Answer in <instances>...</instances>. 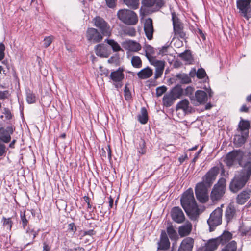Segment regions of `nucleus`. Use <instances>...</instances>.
Returning <instances> with one entry per match:
<instances>
[{
    "instance_id": "1",
    "label": "nucleus",
    "mask_w": 251,
    "mask_h": 251,
    "mask_svg": "<svg viewBox=\"0 0 251 251\" xmlns=\"http://www.w3.org/2000/svg\"><path fill=\"white\" fill-rule=\"evenodd\" d=\"M251 176V161L246 162L243 168L235 175L234 178L229 185L230 191L233 193H237L243 188L246 183L250 179Z\"/></svg>"
},
{
    "instance_id": "2",
    "label": "nucleus",
    "mask_w": 251,
    "mask_h": 251,
    "mask_svg": "<svg viewBox=\"0 0 251 251\" xmlns=\"http://www.w3.org/2000/svg\"><path fill=\"white\" fill-rule=\"evenodd\" d=\"M180 202L182 207L188 215L197 214L198 208L192 188L188 189L183 194Z\"/></svg>"
},
{
    "instance_id": "3",
    "label": "nucleus",
    "mask_w": 251,
    "mask_h": 251,
    "mask_svg": "<svg viewBox=\"0 0 251 251\" xmlns=\"http://www.w3.org/2000/svg\"><path fill=\"white\" fill-rule=\"evenodd\" d=\"M117 16L120 20L127 25H135L138 22L137 14L131 10L120 9L117 12Z\"/></svg>"
},
{
    "instance_id": "4",
    "label": "nucleus",
    "mask_w": 251,
    "mask_h": 251,
    "mask_svg": "<svg viewBox=\"0 0 251 251\" xmlns=\"http://www.w3.org/2000/svg\"><path fill=\"white\" fill-rule=\"evenodd\" d=\"M226 181L224 178H221L214 185L210 194V199L213 202L219 201L225 193Z\"/></svg>"
},
{
    "instance_id": "5",
    "label": "nucleus",
    "mask_w": 251,
    "mask_h": 251,
    "mask_svg": "<svg viewBox=\"0 0 251 251\" xmlns=\"http://www.w3.org/2000/svg\"><path fill=\"white\" fill-rule=\"evenodd\" d=\"M222 204L221 207L217 208L210 215L209 218L207 220V223L209 226V231L212 232L214 230L215 227L222 223Z\"/></svg>"
},
{
    "instance_id": "6",
    "label": "nucleus",
    "mask_w": 251,
    "mask_h": 251,
    "mask_svg": "<svg viewBox=\"0 0 251 251\" xmlns=\"http://www.w3.org/2000/svg\"><path fill=\"white\" fill-rule=\"evenodd\" d=\"M243 153L241 151H233L228 153L225 158V162L228 166H231L236 162L243 168L246 163L243 160Z\"/></svg>"
},
{
    "instance_id": "7",
    "label": "nucleus",
    "mask_w": 251,
    "mask_h": 251,
    "mask_svg": "<svg viewBox=\"0 0 251 251\" xmlns=\"http://www.w3.org/2000/svg\"><path fill=\"white\" fill-rule=\"evenodd\" d=\"M172 20L175 36L181 39H184L186 37V34L183 30V24L175 12L172 13Z\"/></svg>"
},
{
    "instance_id": "8",
    "label": "nucleus",
    "mask_w": 251,
    "mask_h": 251,
    "mask_svg": "<svg viewBox=\"0 0 251 251\" xmlns=\"http://www.w3.org/2000/svg\"><path fill=\"white\" fill-rule=\"evenodd\" d=\"M207 188L204 183H199L195 187L196 198L201 203H205L208 200Z\"/></svg>"
},
{
    "instance_id": "9",
    "label": "nucleus",
    "mask_w": 251,
    "mask_h": 251,
    "mask_svg": "<svg viewBox=\"0 0 251 251\" xmlns=\"http://www.w3.org/2000/svg\"><path fill=\"white\" fill-rule=\"evenodd\" d=\"M94 25L98 27L101 34L104 36H109L111 33V30L109 24L102 18L97 16L93 19Z\"/></svg>"
},
{
    "instance_id": "10",
    "label": "nucleus",
    "mask_w": 251,
    "mask_h": 251,
    "mask_svg": "<svg viewBox=\"0 0 251 251\" xmlns=\"http://www.w3.org/2000/svg\"><path fill=\"white\" fill-rule=\"evenodd\" d=\"M219 172V168L215 166L212 167L203 176V182L207 187H209L215 180Z\"/></svg>"
},
{
    "instance_id": "11",
    "label": "nucleus",
    "mask_w": 251,
    "mask_h": 251,
    "mask_svg": "<svg viewBox=\"0 0 251 251\" xmlns=\"http://www.w3.org/2000/svg\"><path fill=\"white\" fill-rule=\"evenodd\" d=\"M219 172V168L215 166L212 167L203 176V182L207 187H209L215 180Z\"/></svg>"
},
{
    "instance_id": "12",
    "label": "nucleus",
    "mask_w": 251,
    "mask_h": 251,
    "mask_svg": "<svg viewBox=\"0 0 251 251\" xmlns=\"http://www.w3.org/2000/svg\"><path fill=\"white\" fill-rule=\"evenodd\" d=\"M103 36L97 29L92 27L88 28L86 33L87 40L92 43L100 42L103 39Z\"/></svg>"
},
{
    "instance_id": "13",
    "label": "nucleus",
    "mask_w": 251,
    "mask_h": 251,
    "mask_svg": "<svg viewBox=\"0 0 251 251\" xmlns=\"http://www.w3.org/2000/svg\"><path fill=\"white\" fill-rule=\"evenodd\" d=\"M14 130L15 128L12 126H8L6 128L0 127V141L9 143L11 140V135Z\"/></svg>"
},
{
    "instance_id": "14",
    "label": "nucleus",
    "mask_w": 251,
    "mask_h": 251,
    "mask_svg": "<svg viewBox=\"0 0 251 251\" xmlns=\"http://www.w3.org/2000/svg\"><path fill=\"white\" fill-rule=\"evenodd\" d=\"M251 0H237V7L244 17L248 19V14L250 10Z\"/></svg>"
},
{
    "instance_id": "15",
    "label": "nucleus",
    "mask_w": 251,
    "mask_h": 251,
    "mask_svg": "<svg viewBox=\"0 0 251 251\" xmlns=\"http://www.w3.org/2000/svg\"><path fill=\"white\" fill-rule=\"evenodd\" d=\"M150 62L155 67L154 78L157 79L162 75L165 67V61L155 59Z\"/></svg>"
},
{
    "instance_id": "16",
    "label": "nucleus",
    "mask_w": 251,
    "mask_h": 251,
    "mask_svg": "<svg viewBox=\"0 0 251 251\" xmlns=\"http://www.w3.org/2000/svg\"><path fill=\"white\" fill-rule=\"evenodd\" d=\"M94 50L96 54L100 57L107 58L110 54V50L104 44L97 45L95 47Z\"/></svg>"
},
{
    "instance_id": "17",
    "label": "nucleus",
    "mask_w": 251,
    "mask_h": 251,
    "mask_svg": "<svg viewBox=\"0 0 251 251\" xmlns=\"http://www.w3.org/2000/svg\"><path fill=\"white\" fill-rule=\"evenodd\" d=\"M157 244V250H167L170 248V243L165 231H161L160 241Z\"/></svg>"
},
{
    "instance_id": "18",
    "label": "nucleus",
    "mask_w": 251,
    "mask_h": 251,
    "mask_svg": "<svg viewBox=\"0 0 251 251\" xmlns=\"http://www.w3.org/2000/svg\"><path fill=\"white\" fill-rule=\"evenodd\" d=\"M171 217L172 219L177 223H181L184 221L185 216L180 208L175 207L171 210Z\"/></svg>"
},
{
    "instance_id": "19",
    "label": "nucleus",
    "mask_w": 251,
    "mask_h": 251,
    "mask_svg": "<svg viewBox=\"0 0 251 251\" xmlns=\"http://www.w3.org/2000/svg\"><path fill=\"white\" fill-rule=\"evenodd\" d=\"M144 30L147 39L149 40H151L153 38L154 29L151 18H148L145 20Z\"/></svg>"
},
{
    "instance_id": "20",
    "label": "nucleus",
    "mask_w": 251,
    "mask_h": 251,
    "mask_svg": "<svg viewBox=\"0 0 251 251\" xmlns=\"http://www.w3.org/2000/svg\"><path fill=\"white\" fill-rule=\"evenodd\" d=\"M236 215V210L234 205L230 203L226 208L225 216L227 223L231 222Z\"/></svg>"
},
{
    "instance_id": "21",
    "label": "nucleus",
    "mask_w": 251,
    "mask_h": 251,
    "mask_svg": "<svg viewBox=\"0 0 251 251\" xmlns=\"http://www.w3.org/2000/svg\"><path fill=\"white\" fill-rule=\"evenodd\" d=\"M193 244V239L191 237H187L182 241L178 251H192Z\"/></svg>"
},
{
    "instance_id": "22",
    "label": "nucleus",
    "mask_w": 251,
    "mask_h": 251,
    "mask_svg": "<svg viewBox=\"0 0 251 251\" xmlns=\"http://www.w3.org/2000/svg\"><path fill=\"white\" fill-rule=\"evenodd\" d=\"M123 72V69L119 68L117 70L111 73L109 78L114 82H120L124 78V74Z\"/></svg>"
},
{
    "instance_id": "23",
    "label": "nucleus",
    "mask_w": 251,
    "mask_h": 251,
    "mask_svg": "<svg viewBox=\"0 0 251 251\" xmlns=\"http://www.w3.org/2000/svg\"><path fill=\"white\" fill-rule=\"evenodd\" d=\"M192 229V225L190 222H187L183 225L179 226L178 233L181 237L189 235Z\"/></svg>"
},
{
    "instance_id": "24",
    "label": "nucleus",
    "mask_w": 251,
    "mask_h": 251,
    "mask_svg": "<svg viewBox=\"0 0 251 251\" xmlns=\"http://www.w3.org/2000/svg\"><path fill=\"white\" fill-rule=\"evenodd\" d=\"M251 192L250 190L243 191L237 196V203L241 205L244 204L250 198L251 196Z\"/></svg>"
},
{
    "instance_id": "25",
    "label": "nucleus",
    "mask_w": 251,
    "mask_h": 251,
    "mask_svg": "<svg viewBox=\"0 0 251 251\" xmlns=\"http://www.w3.org/2000/svg\"><path fill=\"white\" fill-rule=\"evenodd\" d=\"M195 97L196 101L200 104L205 103L208 100L207 93L202 90L196 91Z\"/></svg>"
},
{
    "instance_id": "26",
    "label": "nucleus",
    "mask_w": 251,
    "mask_h": 251,
    "mask_svg": "<svg viewBox=\"0 0 251 251\" xmlns=\"http://www.w3.org/2000/svg\"><path fill=\"white\" fill-rule=\"evenodd\" d=\"M176 109H182L185 113H191L192 108L190 106L189 101L187 99H184L179 101L176 106Z\"/></svg>"
},
{
    "instance_id": "27",
    "label": "nucleus",
    "mask_w": 251,
    "mask_h": 251,
    "mask_svg": "<svg viewBox=\"0 0 251 251\" xmlns=\"http://www.w3.org/2000/svg\"><path fill=\"white\" fill-rule=\"evenodd\" d=\"M176 78L177 81L184 84L190 83L192 81L190 75L184 73L177 74L176 76Z\"/></svg>"
},
{
    "instance_id": "28",
    "label": "nucleus",
    "mask_w": 251,
    "mask_h": 251,
    "mask_svg": "<svg viewBox=\"0 0 251 251\" xmlns=\"http://www.w3.org/2000/svg\"><path fill=\"white\" fill-rule=\"evenodd\" d=\"M153 74L152 70L150 67H147L146 68L142 69L137 73L139 78L141 79H145L150 77Z\"/></svg>"
},
{
    "instance_id": "29",
    "label": "nucleus",
    "mask_w": 251,
    "mask_h": 251,
    "mask_svg": "<svg viewBox=\"0 0 251 251\" xmlns=\"http://www.w3.org/2000/svg\"><path fill=\"white\" fill-rule=\"evenodd\" d=\"M232 238V234L228 231H225L223 234L217 237L219 244L224 245L228 243Z\"/></svg>"
},
{
    "instance_id": "30",
    "label": "nucleus",
    "mask_w": 251,
    "mask_h": 251,
    "mask_svg": "<svg viewBox=\"0 0 251 251\" xmlns=\"http://www.w3.org/2000/svg\"><path fill=\"white\" fill-rule=\"evenodd\" d=\"M143 4L146 7H152L155 6L157 7H161L163 4V1L162 0H143Z\"/></svg>"
},
{
    "instance_id": "31",
    "label": "nucleus",
    "mask_w": 251,
    "mask_h": 251,
    "mask_svg": "<svg viewBox=\"0 0 251 251\" xmlns=\"http://www.w3.org/2000/svg\"><path fill=\"white\" fill-rule=\"evenodd\" d=\"M143 48L145 51V56L150 62L156 59L152 56V55L154 54V50L152 47L150 45H146Z\"/></svg>"
},
{
    "instance_id": "32",
    "label": "nucleus",
    "mask_w": 251,
    "mask_h": 251,
    "mask_svg": "<svg viewBox=\"0 0 251 251\" xmlns=\"http://www.w3.org/2000/svg\"><path fill=\"white\" fill-rule=\"evenodd\" d=\"M248 136V132L242 133V135H236L234 137V142L238 146H241L245 143Z\"/></svg>"
},
{
    "instance_id": "33",
    "label": "nucleus",
    "mask_w": 251,
    "mask_h": 251,
    "mask_svg": "<svg viewBox=\"0 0 251 251\" xmlns=\"http://www.w3.org/2000/svg\"><path fill=\"white\" fill-rule=\"evenodd\" d=\"M217 238L210 240L206 246V251H213L216 250L219 245Z\"/></svg>"
},
{
    "instance_id": "34",
    "label": "nucleus",
    "mask_w": 251,
    "mask_h": 251,
    "mask_svg": "<svg viewBox=\"0 0 251 251\" xmlns=\"http://www.w3.org/2000/svg\"><path fill=\"white\" fill-rule=\"evenodd\" d=\"M176 99L170 93L165 94L163 98V102L166 107H170L173 103L174 100Z\"/></svg>"
},
{
    "instance_id": "35",
    "label": "nucleus",
    "mask_w": 251,
    "mask_h": 251,
    "mask_svg": "<svg viewBox=\"0 0 251 251\" xmlns=\"http://www.w3.org/2000/svg\"><path fill=\"white\" fill-rule=\"evenodd\" d=\"M170 93L176 99L183 95V90L180 85H177L172 89Z\"/></svg>"
},
{
    "instance_id": "36",
    "label": "nucleus",
    "mask_w": 251,
    "mask_h": 251,
    "mask_svg": "<svg viewBox=\"0 0 251 251\" xmlns=\"http://www.w3.org/2000/svg\"><path fill=\"white\" fill-rule=\"evenodd\" d=\"M138 120L142 124H145L148 120V113L145 107H142L141 110V114L138 116Z\"/></svg>"
},
{
    "instance_id": "37",
    "label": "nucleus",
    "mask_w": 251,
    "mask_h": 251,
    "mask_svg": "<svg viewBox=\"0 0 251 251\" xmlns=\"http://www.w3.org/2000/svg\"><path fill=\"white\" fill-rule=\"evenodd\" d=\"M123 1L129 8L134 10L138 9L140 4L139 0H123Z\"/></svg>"
},
{
    "instance_id": "38",
    "label": "nucleus",
    "mask_w": 251,
    "mask_h": 251,
    "mask_svg": "<svg viewBox=\"0 0 251 251\" xmlns=\"http://www.w3.org/2000/svg\"><path fill=\"white\" fill-rule=\"evenodd\" d=\"M104 42L107 43L110 45L114 52H118L121 50L122 49L121 48L119 44L113 39H105Z\"/></svg>"
},
{
    "instance_id": "39",
    "label": "nucleus",
    "mask_w": 251,
    "mask_h": 251,
    "mask_svg": "<svg viewBox=\"0 0 251 251\" xmlns=\"http://www.w3.org/2000/svg\"><path fill=\"white\" fill-rule=\"evenodd\" d=\"M127 46L129 50L134 52H137L141 49V46L140 44L133 41H129L127 43Z\"/></svg>"
},
{
    "instance_id": "40",
    "label": "nucleus",
    "mask_w": 251,
    "mask_h": 251,
    "mask_svg": "<svg viewBox=\"0 0 251 251\" xmlns=\"http://www.w3.org/2000/svg\"><path fill=\"white\" fill-rule=\"evenodd\" d=\"M250 123L247 121L242 120L238 125V128L242 133L248 132Z\"/></svg>"
},
{
    "instance_id": "41",
    "label": "nucleus",
    "mask_w": 251,
    "mask_h": 251,
    "mask_svg": "<svg viewBox=\"0 0 251 251\" xmlns=\"http://www.w3.org/2000/svg\"><path fill=\"white\" fill-rule=\"evenodd\" d=\"M237 243L233 240L227 244L221 251H236Z\"/></svg>"
},
{
    "instance_id": "42",
    "label": "nucleus",
    "mask_w": 251,
    "mask_h": 251,
    "mask_svg": "<svg viewBox=\"0 0 251 251\" xmlns=\"http://www.w3.org/2000/svg\"><path fill=\"white\" fill-rule=\"evenodd\" d=\"M167 232L171 240H176L178 238L177 233L172 226L167 227Z\"/></svg>"
},
{
    "instance_id": "43",
    "label": "nucleus",
    "mask_w": 251,
    "mask_h": 251,
    "mask_svg": "<svg viewBox=\"0 0 251 251\" xmlns=\"http://www.w3.org/2000/svg\"><path fill=\"white\" fill-rule=\"evenodd\" d=\"M137 151L138 153L141 154H144L146 152V142L144 139L140 140Z\"/></svg>"
},
{
    "instance_id": "44",
    "label": "nucleus",
    "mask_w": 251,
    "mask_h": 251,
    "mask_svg": "<svg viewBox=\"0 0 251 251\" xmlns=\"http://www.w3.org/2000/svg\"><path fill=\"white\" fill-rule=\"evenodd\" d=\"M131 62L134 68H140L142 67V60L139 56H133Z\"/></svg>"
},
{
    "instance_id": "45",
    "label": "nucleus",
    "mask_w": 251,
    "mask_h": 251,
    "mask_svg": "<svg viewBox=\"0 0 251 251\" xmlns=\"http://www.w3.org/2000/svg\"><path fill=\"white\" fill-rule=\"evenodd\" d=\"M2 222H3V225L4 226V227L8 230H10L12 227V226L13 225V222L11 220V218H6L5 217H3L2 219Z\"/></svg>"
},
{
    "instance_id": "46",
    "label": "nucleus",
    "mask_w": 251,
    "mask_h": 251,
    "mask_svg": "<svg viewBox=\"0 0 251 251\" xmlns=\"http://www.w3.org/2000/svg\"><path fill=\"white\" fill-rule=\"evenodd\" d=\"M26 100L30 104L35 103L36 101L35 95L30 90L26 92Z\"/></svg>"
},
{
    "instance_id": "47",
    "label": "nucleus",
    "mask_w": 251,
    "mask_h": 251,
    "mask_svg": "<svg viewBox=\"0 0 251 251\" xmlns=\"http://www.w3.org/2000/svg\"><path fill=\"white\" fill-rule=\"evenodd\" d=\"M179 56L183 60L188 61V62L190 61L192 59L191 54L189 51H186L184 52L181 53L179 55Z\"/></svg>"
},
{
    "instance_id": "48",
    "label": "nucleus",
    "mask_w": 251,
    "mask_h": 251,
    "mask_svg": "<svg viewBox=\"0 0 251 251\" xmlns=\"http://www.w3.org/2000/svg\"><path fill=\"white\" fill-rule=\"evenodd\" d=\"M126 34L130 36L133 37L136 35V30L134 27H128L124 31Z\"/></svg>"
},
{
    "instance_id": "49",
    "label": "nucleus",
    "mask_w": 251,
    "mask_h": 251,
    "mask_svg": "<svg viewBox=\"0 0 251 251\" xmlns=\"http://www.w3.org/2000/svg\"><path fill=\"white\" fill-rule=\"evenodd\" d=\"M53 39L52 36L46 37L44 40V46L45 48L48 47L52 43Z\"/></svg>"
},
{
    "instance_id": "50",
    "label": "nucleus",
    "mask_w": 251,
    "mask_h": 251,
    "mask_svg": "<svg viewBox=\"0 0 251 251\" xmlns=\"http://www.w3.org/2000/svg\"><path fill=\"white\" fill-rule=\"evenodd\" d=\"M194 91V88L191 86H188L184 90V95L189 96L191 99L192 97H193V93Z\"/></svg>"
},
{
    "instance_id": "51",
    "label": "nucleus",
    "mask_w": 251,
    "mask_h": 251,
    "mask_svg": "<svg viewBox=\"0 0 251 251\" xmlns=\"http://www.w3.org/2000/svg\"><path fill=\"white\" fill-rule=\"evenodd\" d=\"M167 90L166 87L164 86L157 87L156 89V94L157 97H160L163 95Z\"/></svg>"
},
{
    "instance_id": "52",
    "label": "nucleus",
    "mask_w": 251,
    "mask_h": 251,
    "mask_svg": "<svg viewBox=\"0 0 251 251\" xmlns=\"http://www.w3.org/2000/svg\"><path fill=\"white\" fill-rule=\"evenodd\" d=\"M124 96L125 99L127 100H130L131 98V94L127 84L125 86Z\"/></svg>"
},
{
    "instance_id": "53",
    "label": "nucleus",
    "mask_w": 251,
    "mask_h": 251,
    "mask_svg": "<svg viewBox=\"0 0 251 251\" xmlns=\"http://www.w3.org/2000/svg\"><path fill=\"white\" fill-rule=\"evenodd\" d=\"M206 75L205 70L202 68L199 69L196 73L197 76L199 79L204 78Z\"/></svg>"
},
{
    "instance_id": "54",
    "label": "nucleus",
    "mask_w": 251,
    "mask_h": 251,
    "mask_svg": "<svg viewBox=\"0 0 251 251\" xmlns=\"http://www.w3.org/2000/svg\"><path fill=\"white\" fill-rule=\"evenodd\" d=\"M5 49V45L2 43H0V61L2 60L4 56V50Z\"/></svg>"
},
{
    "instance_id": "55",
    "label": "nucleus",
    "mask_w": 251,
    "mask_h": 251,
    "mask_svg": "<svg viewBox=\"0 0 251 251\" xmlns=\"http://www.w3.org/2000/svg\"><path fill=\"white\" fill-rule=\"evenodd\" d=\"M6 152V146L0 141V156H3Z\"/></svg>"
},
{
    "instance_id": "56",
    "label": "nucleus",
    "mask_w": 251,
    "mask_h": 251,
    "mask_svg": "<svg viewBox=\"0 0 251 251\" xmlns=\"http://www.w3.org/2000/svg\"><path fill=\"white\" fill-rule=\"evenodd\" d=\"M96 234V232L94 231V230H89L88 231H85L82 233L81 235L82 238H84L87 235H89L90 237H92V236L95 235Z\"/></svg>"
},
{
    "instance_id": "57",
    "label": "nucleus",
    "mask_w": 251,
    "mask_h": 251,
    "mask_svg": "<svg viewBox=\"0 0 251 251\" xmlns=\"http://www.w3.org/2000/svg\"><path fill=\"white\" fill-rule=\"evenodd\" d=\"M21 219L23 227L24 228H25V226L27 225L28 222L27 219L25 217V213L23 215H21Z\"/></svg>"
},
{
    "instance_id": "58",
    "label": "nucleus",
    "mask_w": 251,
    "mask_h": 251,
    "mask_svg": "<svg viewBox=\"0 0 251 251\" xmlns=\"http://www.w3.org/2000/svg\"><path fill=\"white\" fill-rule=\"evenodd\" d=\"M117 0H105L107 5L110 8H113L115 6Z\"/></svg>"
},
{
    "instance_id": "59",
    "label": "nucleus",
    "mask_w": 251,
    "mask_h": 251,
    "mask_svg": "<svg viewBox=\"0 0 251 251\" xmlns=\"http://www.w3.org/2000/svg\"><path fill=\"white\" fill-rule=\"evenodd\" d=\"M28 232H32V241L31 242H29L28 243H27L26 246H27L28 245H29V244H32L34 242V240L35 239V238L36 237V236L38 235V231H35L34 229L33 230H30Z\"/></svg>"
},
{
    "instance_id": "60",
    "label": "nucleus",
    "mask_w": 251,
    "mask_h": 251,
    "mask_svg": "<svg viewBox=\"0 0 251 251\" xmlns=\"http://www.w3.org/2000/svg\"><path fill=\"white\" fill-rule=\"evenodd\" d=\"M4 114H5V117L7 119H10L12 118V114L11 113V112H10V111L8 110V109L6 108H4Z\"/></svg>"
},
{
    "instance_id": "61",
    "label": "nucleus",
    "mask_w": 251,
    "mask_h": 251,
    "mask_svg": "<svg viewBox=\"0 0 251 251\" xmlns=\"http://www.w3.org/2000/svg\"><path fill=\"white\" fill-rule=\"evenodd\" d=\"M168 47V46H163L159 50V53L162 55H166L167 53V49Z\"/></svg>"
},
{
    "instance_id": "62",
    "label": "nucleus",
    "mask_w": 251,
    "mask_h": 251,
    "mask_svg": "<svg viewBox=\"0 0 251 251\" xmlns=\"http://www.w3.org/2000/svg\"><path fill=\"white\" fill-rule=\"evenodd\" d=\"M68 229L74 232H75L76 230V227L74 223H72L69 224Z\"/></svg>"
},
{
    "instance_id": "63",
    "label": "nucleus",
    "mask_w": 251,
    "mask_h": 251,
    "mask_svg": "<svg viewBox=\"0 0 251 251\" xmlns=\"http://www.w3.org/2000/svg\"><path fill=\"white\" fill-rule=\"evenodd\" d=\"M43 251H50V247L46 243H43Z\"/></svg>"
},
{
    "instance_id": "64",
    "label": "nucleus",
    "mask_w": 251,
    "mask_h": 251,
    "mask_svg": "<svg viewBox=\"0 0 251 251\" xmlns=\"http://www.w3.org/2000/svg\"><path fill=\"white\" fill-rule=\"evenodd\" d=\"M105 150L107 151L108 158V159H109L110 160L111 158V151L110 148V146H107L105 147Z\"/></svg>"
}]
</instances>
